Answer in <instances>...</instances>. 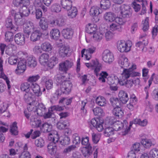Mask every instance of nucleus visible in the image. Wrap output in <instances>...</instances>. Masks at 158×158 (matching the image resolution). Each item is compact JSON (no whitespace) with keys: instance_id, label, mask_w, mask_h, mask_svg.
I'll list each match as a JSON object with an SVG mask.
<instances>
[{"instance_id":"obj_1","label":"nucleus","mask_w":158,"mask_h":158,"mask_svg":"<svg viewBox=\"0 0 158 158\" xmlns=\"http://www.w3.org/2000/svg\"><path fill=\"white\" fill-rule=\"evenodd\" d=\"M57 84L60 85L59 92L65 94H68L70 92L72 84L69 81H65L64 77L59 76L57 77L56 79Z\"/></svg>"},{"instance_id":"obj_2","label":"nucleus","mask_w":158,"mask_h":158,"mask_svg":"<svg viewBox=\"0 0 158 158\" xmlns=\"http://www.w3.org/2000/svg\"><path fill=\"white\" fill-rule=\"evenodd\" d=\"M127 122L126 120H124L122 123L118 120L113 126V128L115 131H121L122 135H125L130 131V127H128Z\"/></svg>"},{"instance_id":"obj_3","label":"nucleus","mask_w":158,"mask_h":158,"mask_svg":"<svg viewBox=\"0 0 158 158\" xmlns=\"http://www.w3.org/2000/svg\"><path fill=\"white\" fill-rule=\"evenodd\" d=\"M136 68V65L133 64L131 67L128 69H124L121 74V77L123 79L127 80L130 77H133L139 76L140 73L134 71V70Z\"/></svg>"},{"instance_id":"obj_4","label":"nucleus","mask_w":158,"mask_h":158,"mask_svg":"<svg viewBox=\"0 0 158 158\" xmlns=\"http://www.w3.org/2000/svg\"><path fill=\"white\" fill-rule=\"evenodd\" d=\"M89 68L94 70V72L95 75L98 77V73L102 69L101 64H100L97 59L92 60L89 62Z\"/></svg>"},{"instance_id":"obj_5","label":"nucleus","mask_w":158,"mask_h":158,"mask_svg":"<svg viewBox=\"0 0 158 158\" xmlns=\"http://www.w3.org/2000/svg\"><path fill=\"white\" fill-rule=\"evenodd\" d=\"M73 61L70 60H66L60 63L59 64V70L61 71L66 73L73 65Z\"/></svg>"},{"instance_id":"obj_6","label":"nucleus","mask_w":158,"mask_h":158,"mask_svg":"<svg viewBox=\"0 0 158 158\" xmlns=\"http://www.w3.org/2000/svg\"><path fill=\"white\" fill-rule=\"evenodd\" d=\"M131 46V44H128L123 40L119 41L117 42V48L120 52H127L129 51Z\"/></svg>"},{"instance_id":"obj_7","label":"nucleus","mask_w":158,"mask_h":158,"mask_svg":"<svg viewBox=\"0 0 158 158\" xmlns=\"http://www.w3.org/2000/svg\"><path fill=\"white\" fill-rule=\"evenodd\" d=\"M102 58L105 63L109 64L112 62L114 59L113 54L108 50H106L103 51Z\"/></svg>"},{"instance_id":"obj_8","label":"nucleus","mask_w":158,"mask_h":158,"mask_svg":"<svg viewBox=\"0 0 158 158\" xmlns=\"http://www.w3.org/2000/svg\"><path fill=\"white\" fill-rule=\"evenodd\" d=\"M154 76H155V77H154V82L155 84H158V75H155V73H154L152 74V76L148 80V86L145 87L144 89V90L146 94V97L145 98L146 99H148V98L149 96L148 90L149 89V87L151 85L153 81V79L154 78L153 77Z\"/></svg>"},{"instance_id":"obj_9","label":"nucleus","mask_w":158,"mask_h":158,"mask_svg":"<svg viewBox=\"0 0 158 158\" xmlns=\"http://www.w3.org/2000/svg\"><path fill=\"white\" fill-rule=\"evenodd\" d=\"M26 69V61L25 60L22 59L18 62L17 68L15 70L16 74L19 75L23 73Z\"/></svg>"},{"instance_id":"obj_10","label":"nucleus","mask_w":158,"mask_h":158,"mask_svg":"<svg viewBox=\"0 0 158 158\" xmlns=\"http://www.w3.org/2000/svg\"><path fill=\"white\" fill-rule=\"evenodd\" d=\"M120 13L122 15V17L124 19L128 18L131 15L130 9L129 6H128L123 5L122 7Z\"/></svg>"},{"instance_id":"obj_11","label":"nucleus","mask_w":158,"mask_h":158,"mask_svg":"<svg viewBox=\"0 0 158 158\" xmlns=\"http://www.w3.org/2000/svg\"><path fill=\"white\" fill-rule=\"evenodd\" d=\"M5 26L8 30L16 31H17L18 27L13 25L12 19L10 17L6 18L5 20Z\"/></svg>"},{"instance_id":"obj_12","label":"nucleus","mask_w":158,"mask_h":158,"mask_svg":"<svg viewBox=\"0 0 158 158\" xmlns=\"http://www.w3.org/2000/svg\"><path fill=\"white\" fill-rule=\"evenodd\" d=\"M42 33L39 30L35 29L32 31L30 36V39L33 42H35L40 40Z\"/></svg>"},{"instance_id":"obj_13","label":"nucleus","mask_w":158,"mask_h":158,"mask_svg":"<svg viewBox=\"0 0 158 158\" xmlns=\"http://www.w3.org/2000/svg\"><path fill=\"white\" fill-rule=\"evenodd\" d=\"M30 123L33 127H39L41 125V121L37 118L35 115H31L30 118Z\"/></svg>"},{"instance_id":"obj_14","label":"nucleus","mask_w":158,"mask_h":158,"mask_svg":"<svg viewBox=\"0 0 158 158\" xmlns=\"http://www.w3.org/2000/svg\"><path fill=\"white\" fill-rule=\"evenodd\" d=\"M31 90L35 95L38 97L41 96L42 94L40 86L36 83H31Z\"/></svg>"},{"instance_id":"obj_15","label":"nucleus","mask_w":158,"mask_h":158,"mask_svg":"<svg viewBox=\"0 0 158 158\" xmlns=\"http://www.w3.org/2000/svg\"><path fill=\"white\" fill-rule=\"evenodd\" d=\"M14 40L15 43L18 45H22L25 44L24 36L21 33H18L15 35Z\"/></svg>"},{"instance_id":"obj_16","label":"nucleus","mask_w":158,"mask_h":158,"mask_svg":"<svg viewBox=\"0 0 158 158\" xmlns=\"http://www.w3.org/2000/svg\"><path fill=\"white\" fill-rule=\"evenodd\" d=\"M141 144L146 148H150L152 146H154L155 142L153 139H143L141 141Z\"/></svg>"},{"instance_id":"obj_17","label":"nucleus","mask_w":158,"mask_h":158,"mask_svg":"<svg viewBox=\"0 0 158 158\" xmlns=\"http://www.w3.org/2000/svg\"><path fill=\"white\" fill-rule=\"evenodd\" d=\"M148 42L147 40H143L142 41H139L135 44L136 47L138 48V50L142 49L143 52H145L147 51V48L146 46L148 44Z\"/></svg>"},{"instance_id":"obj_18","label":"nucleus","mask_w":158,"mask_h":158,"mask_svg":"<svg viewBox=\"0 0 158 158\" xmlns=\"http://www.w3.org/2000/svg\"><path fill=\"white\" fill-rule=\"evenodd\" d=\"M11 13L12 16L14 17L16 23L19 25H22V23H21V21L22 20V17L23 16H21L20 13H16V11L14 10H11Z\"/></svg>"},{"instance_id":"obj_19","label":"nucleus","mask_w":158,"mask_h":158,"mask_svg":"<svg viewBox=\"0 0 158 158\" xmlns=\"http://www.w3.org/2000/svg\"><path fill=\"white\" fill-rule=\"evenodd\" d=\"M69 121L68 119H65L64 121L60 120L57 123V128L61 130L64 129L65 127L69 126Z\"/></svg>"},{"instance_id":"obj_20","label":"nucleus","mask_w":158,"mask_h":158,"mask_svg":"<svg viewBox=\"0 0 158 158\" xmlns=\"http://www.w3.org/2000/svg\"><path fill=\"white\" fill-rule=\"evenodd\" d=\"M74 0H61V4L63 8L69 10L72 6V3Z\"/></svg>"},{"instance_id":"obj_21","label":"nucleus","mask_w":158,"mask_h":158,"mask_svg":"<svg viewBox=\"0 0 158 158\" xmlns=\"http://www.w3.org/2000/svg\"><path fill=\"white\" fill-rule=\"evenodd\" d=\"M112 113L117 118H121L123 114V112L120 106L114 107L112 110Z\"/></svg>"},{"instance_id":"obj_22","label":"nucleus","mask_w":158,"mask_h":158,"mask_svg":"<svg viewBox=\"0 0 158 158\" xmlns=\"http://www.w3.org/2000/svg\"><path fill=\"white\" fill-rule=\"evenodd\" d=\"M48 24L47 19L44 18H41L39 22V26L43 31H46L48 30Z\"/></svg>"},{"instance_id":"obj_23","label":"nucleus","mask_w":158,"mask_h":158,"mask_svg":"<svg viewBox=\"0 0 158 158\" xmlns=\"http://www.w3.org/2000/svg\"><path fill=\"white\" fill-rule=\"evenodd\" d=\"M120 100L123 103H126L129 99L127 93L123 90H121L118 94Z\"/></svg>"},{"instance_id":"obj_24","label":"nucleus","mask_w":158,"mask_h":158,"mask_svg":"<svg viewBox=\"0 0 158 158\" xmlns=\"http://www.w3.org/2000/svg\"><path fill=\"white\" fill-rule=\"evenodd\" d=\"M34 94L31 91L25 92L24 94L23 99L27 102L28 103L34 101Z\"/></svg>"},{"instance_id":"obj_25","label":"nucleus","mask_w":158,"mask_h":158,"mask_svg":"<svg viewBox=\"0 0 158 158\" xmlns=\"http://www.w3.org/2000/svg\"><path fill=\"white\" fill-rule=\"evenodd\" d=\"M119 65L122 68L124 69H126L129 66V63L128 61V59L124 57H121L118 62Z\"/></svg>"},{"instance_id":"obj_26","label":"nucleus","mask_w":158,"mask_h":158,"mask_svg":"<svg viewBox=\"0 0 158 158\" xmlns=\"http://www.w3.org/2000/svg\"><path fill=\"white\" fill-rule=\"evenodd\" d=\"M48 152L51 155H54L56 151L57 148L56 145L54 143L50 142L48 145Z\"/></svg>"},{"instance_id":"obj_27","label":"nucleus","mask_w":158,"mask_h":158,"mask_svg":"<svg viewBox=\"0 0 158 158\" xmlns=\"http://www.w3.org/2000/svg\"><path fill=\"white\" fill-rule=\"evenodd\" d=\"M62 32L63 36L66 39L71 38L73 34V31L70 28L64 29Z\"/></svg>"},{"instance_id":"obj_28","label":"nucleus","mask_w":158,"mask_h":158,"mask_svg":"<svg viewBox=\"0 0 158 158\" xmlns=\"http://www.w3.org/2000/svg\"><path fill=\"white\" fill-rule=\"evenodd\" d=\"M13 4L16 6L29 5L30 2L29 0H13Z\"/></svg>"},{"instance_id":"obj_29","label":"nucleus","mask_w":158,"mask_h":158,"mask_svg":"<svg viewBox=\"0 0 158 158\" xmlns=\"http://www.w3.org/2000/svg\"><path fill=\"white\" fill-rule=\"evenodd\" d=\"M42 130L44 133H48V136L50 133L52 134V126L51 124L48 123H45L42 125Z\"/></svg>"},{"instance_id":"obj_30","label":"nucleus","mask_w":158,"mask_h":158,"mask_svg":"<svg viewBox=\"0 0 158 158\" xmlns=\"http://www.w3.org/2000/svg\"><path fill=\"white\" fill-rule=\"evenodd\" d=\"M52 39L55 40H58L60 36V32L59 30L57 29H52L50 33Z\"/></svg>"},{"instance_id":"obj_31","label":"nucleus","mask_w":158,"mask_h":158,"mask_svg":"<svg viewBox=\"0 0 158 158\" xmlns=\"http://www.w3.org/2000/svg\"><path fill=\"white\" fill-rule=\"evenodd\" d=\"M16 31H6L5 34V40L6 42H10L13 40L14 37V33Z\"/></svg>"},{"instance_id":"obj_32","label":"nucleus","mask_w":158,"mask_h":158,"mask_svg":"<svg viewBox=\"0 0 158 158\" xmlns=\"http://www.w3.org/2000/svg\"><path fill=\"white\" fill-rule=\"evenodd\" d=\"M31 83H29L28 82L22 83L20 85V89L22 91L25 92H28L31 90Z\"/></svg>"},{"instance_id":"obj_33","label":"nucleus","mask_w":158,"mask_h":158,"mask_svg":"<svg viewBox=\"0 0 158 158\" xmlns=\"http://www.w3.org/2000/svg\"><path fill=\"white\" fill-rule=\"evenodd\" d=\"M26 6L24 5L19 10V13L23 17L27 16L30 13V9Z\"/></svg>"},{"instance_id":"obj_34","label":"nucleus","mask_w":158,"mask_h":158,"mask_svg":"<svg viewBox=\"0 0 158 158\" xmlns=\"http://www.w3.org/2000/svg\"><path fill=\"white\" fill-rule=\"evenodd\" d=\"M49 56L47 53H43L40 56L39 61L41 65H44L48 61Z\"/></svg>"},{"instance_id":"obj_35","label":"nucleus","mask_w":158,"mask_h":158,"mask_svg":"<svg viewBox=\"0 0 158 158\" xmlns=\"http://www.w3.org/2000/svg\"><path fill=\"white\" fill-rule=\"evenodd\" d=\"M96 102L98 106H103L106 104V100L103 97L99 96L97 97L96 99Z\"/></svg>"},{"instance_id":"obj_36","label":"nucleus","mask_w":158,"mask_h":158,"mask_svg":"<svg viewBox=\"0 0 158 158\" xmlns=\"http://www.w3.org/2000/svg\"><path fill=\"white\" fill-rule=\"evenodd\" d=\"M46 109L45 106L42 103L39 104L38 109H37L36 111L38 114L42 116L46 111Z\"/></svg>"},{"instance_id":"obj_37","label":"nucleus","mask_w":158,"mask_h":158,"mask_svg":"<svg viewBox=\"0 0 158 158\" xmlns=\"http://www.w3.org/2000/svg\"><path fill=\"white\" fill-rule=\"evenodd\" d=\"M68 11V15L70 18H75L77 14V9L74 6L71 7Z\"/></svg>"},{"instance_id":"obj_38","label":"nucleus","mask_w":158,"mask_h":158,"mask_svg":"<svg viewBox=\"0 0 158 158\" xmlns=\"http://www.w3.org/2000/svg\"><path fill=\"white\" fill-rule=\"evenodd\" d=\"M115 18L114 14L111 12L106 13L104 15V18L106 21L112 22L114 21Z\"/></svg>"},{"instance_id":"obj_39","label":"nucleus","mask_w":158,"mask_h":158,"mask_svg":"<svg viewBox=\"0 0 158 158\" xmlns=\"http://www.w3.org/2000/svg\"><path fill=\"white\" fill-rule=\"evenodd\" d=\"M110 5V2L109 0H101L100 2L101 8L104 10L109 9Z\"/></svg>"},{"instance_id":"obj_40","label":"nucleus","mask_w":158,"mask_h":158,"mask_svg":"<svg viewBox=\"0 0 158 158\" xmlns=\"http://www.w3.org/2000/svg\"><path fill=\"white\" fill-rule=\"evenodd\" d=\"M110 29L113 31H117L118 32H121L122 31V27L116 23H112L110 25Z\"/></svg>"},{"instance_id":"obj_41","label":"nucleus","mask_w":158,"mask_h":158,"mask_svg":"<svg viewBox=\"0 0 158 158\" xmlns=\"http://www.w3.org/2000/svg\"><path fill=\"white\" fill-rule=\"evenodd\" d=\"M27 62L28 66L34 68L37 65V61L35 57H29L27 60Z\"/></svg>"},{"instance_id":"obj_42","label":"nucleus","mask_w":158,"mask_h":158,"mask_svg":"<svg viewBox=\"0 0 158 158\" xmlns=\"http://www.w3.org/2000/svg\"><path fill=\"white\" fill-rule=\"evenodd\" d=\"M99 77L98 80L99 81L102 83H104L106 82V79L108 76V73L105 71H102L100 74L98 73Z\"/></svg>"},{"instance_id":"obj_43","label":"nucleus","mask_w":158,"mask_h":158,"mask_svg":"<svg viewBox=\"0 0 158 158\" xmlns=\"http://www.w3.org/2000/svg\"><path fill=\"white\" fill-rule=\"evenodd\" d=\"M41 48L44 51L49 52L52 50V47L49 42H45L41 45Z\"/></svg>"},{"instance_id":"obj_44","label":"nucleus","mask_w":158,"mask_h":158,"mask_svg":"<svg viewBox=\"0 0 158 158\" xmlns=\"http://www.w3.org/2000/svg\"><path fill=\"white\" fill-rule=\"evenodd\" d=\"M99 7L96 6H94L92 7L89 10L90 15L92 16H96L100 14L99 10Z\"/></svg>"},{"instance_id":"obj_45","label":"nucleus","mask_w":158,"mask_h":158,"mask_svg":"<svg viewBox=\"0 0 158 158\" xmlns=\"http://www.w3.org/2000/svg\"><path fill=\"white\" fill-rule=\"evenodd\" d=\"M93 111L95 116H100L104 114L103 110L100 107H97L94 108L93 109Z\"/></svg>"},{"instance_id":"obj_46","label":"nucleus","mask_w":158,"mask_h":158,"mask_svg":"<svg viewBox=\"0 0 158 158\" xmlns=\"http://www.w3.org/2000/svg\"><path fill=\"white\" fill-rule=\"evenodd\" d=\"M40 77V76L38 74L31 76L28 77L27 81L29 83H34L39 79Z\"/></svg>"},{"instance_id":"obj_47","label":"nucleus","mask_w":158,"mask_h":158,"mask_svg":"<svg viewBox=\"0 0 158 158\" xmlns=\"http://www.w3.org/2000/svg\"><path fill=\"white\" fill-rule=\"evenodd\" d=\"M17 129L18 127L17 126V123L16 122H14L11 125L10 131L12 134L14 135H17L18 134Z\"/></svg>"},{"instance_id":"obj_48","label":"nucleus","mask_w":158,"mask_h":158,"mask_svg":"<svg viewBox=\"0 0 158 158\" xmlns=\"http://www.w3.org/2000/svg\"><path fill=\"white\" fill-rule=\"evenodd\" d=\"M50 9L52 12L57 13L60 11L61 8L59 4L54 3L51 6Z\"/></svg>"},{"instance_id":"obj_49","label":"nucleus","mask_w":158,"mask_h":158,"mask_svg":"<svg viewBox=\"0 0 158 158\" xmlns=\"http://www.w3.org/2000/svg\"><path fill=\"white\" fill-rule=\"evenodd\" d=\"M110 102L114 107L119 106L120 101L117 98L111 97L110 98Z\"/></svg>"},{"instance_id":"obj_50","label":"nucleus","mask_w":158,"mask_h":158,"mask_svg":"<svg viewBox=\"0 0 158 158\" xmlns=\"http://www.w3.org/2000/svg\"><path fill=\"white\" fill-rule=\"evenodd\" d=\"M107 82L110 85L114 84L116 85L118 81V78L116 76H114V77H109L107 78Z\"/></svg>"},{"instance_id":"obj_51","label":"nucleus","mask_w":158,"mask_h":158,"mask_svg":"<svg viewBox=\"0 0 158 158\" xmlns=\"http://www.w3.org/2000/svg\"><path fill=\"white\" fill-rule=\"evenodd\" d=\"M60 56L61 57H64L67 56L68 53V50L66 47H60L58 51Z\"/></svg>"},{"instance_id":"obj_52","label":"nucleus","mask_w":158,"mask_h":158,"mask_svg":"<svg viewBox=\"0 0 158 158\" xmlns=\"http://www.w3.org/2000/svg\"><path fill=\"white\" fill-rule=\"evenodd\" d=\"M148 156L149 158H158V150L156 148L152 149Z\"/></svg>"},{"instance_id":"obj_53","label":"nucleus","mask_w":158,"mask_h":158,"mask_svg":"<svg viewBox=\"0 0 158 158\" xmlns=\"http://www.w3.org/2000/svg\"><path fill=\"white\" fill-rule=\"evenodd\" d=\"M0 74L1 77L3 79L6 81L8 89H9L10 88V81L7 77L3 73V69L2 68L1 69Z\"/></svg>"},{"instance_id":"obj_54","label":"nucleus","mask_w":158,"mask_h":158,"mask_svg":"<svg viewBox=\"0 0 158 158\" xmlns=\"http://www.w3.org/2000/svg\"><path fill=\"white\" fill-rule=\"evenodd\" d=\"M8 49L6 50V53L8 55H10L12 53L13 51H15L16 50V46L12 44H10L8 45Z\"/></svg>"},{"instance_id":"obj_55","label":"nucleus","mask_w":158,"mask_h":158,"mask_svg":"<svg viewBox=\"0 0 158 158\" xmlns=\"http://www.w3.org/2000/svg\"><path fill=\"white\" fill-rule=\"evenodd\" d=\"M103 34L102 33L98 32L94 34H93L92 37L93 40L95 41H99L102 39V38Z\"/></svg>"},{"instance_id":"obj_56","label":"nucleus","mask_w":158,"mask_h":158,"mask_svg":"<svg viewBox=\"0 0 158 158\" xmlns=\"http://www.w3.org/2000/svg\"><path fill=\"white\" fill-rule=\"evenodd\" d=\"M114 129L113 127L106 128L104 134L106 136H110L114 134Z\"/></svg>"},{"instance_id":"obj_57","label":"nucleus","mask_w":158,"mask_h":158,"mask_svg":"<svg viewBox=\"0 0 158 158\" xmlns=\"http://www.w3.org/2000/svg\"><path fill=\"white\" fill-rule=\"evenodd\" d=\"M149 19L146 17L144 21H143V28L142 29L144 31H146L148 30L149 28V26L148 23Z\"/></svg>"},{"instance_id":"obj_58","label":"nucleus","mask_w":158,"mask_h":158,"mask_svg":"<svg viewBox=\"0 0 158 158\" xmlns=\"http://www.w3.org/2000/svg\"><path fill=\"white\" fill-rule=\"evenodd\" d=\"M97 27L95 24H89V37H92L93 34L96 33Z\"/></svg>"},{"instance_id":"obj_59","label":"nucleus","mask_w":158,"mask_h":158,"mask_svg":"<svg viewBox=\"0 0 158 158\" xmlns=\"http://www.w3.org/2000/svg\"><path fill=\"white\" fill-rule=\"evenodd\" d=\"M92 135V140L94 143L97 144L99 141L100 136L98 134L93 133Z\"/></svg>"},{"instance_id":"obj_60","label":"nucleus","mask_w":158,"mask_h":158,"mask_svg":"<svg viewBox=\"0 0 158 158\" xmlns=\"http://www.w3.org/2000/svg\"><path fill=\"white\" fill-rule=\"evenodd\" d=\"M70 142V138L68 136H65L62 140L60 141V143L63 146L69 145Z\"/></svg>"},{"instance_id":"obj_61","label":"nucleus","mask_w":158,"mask_h":158,"mask_svg":"<svg viewBox=\"0 0 158 158\" xmlns=\"http://www.w3.org/2000/svg\"><path fill=\"white\" fill-rule=\"evenodd\" d=\"M35 144L37 147L41 148L44 145V141L42 138H40L35 140Z\"/></svg>"},{"instance_id":"obj_62","label":"nucleus","mask_w":158,"mask_h":158,"mask_svg":"<svg viewBox=\"0 0 158 158\" xmlns=\"http://www.w3.org/2000/svg\"><path fill=\"white\" fill-rule=\"evenodd\" d=\"M56 136L57 137V138L55 137L54 136H53L52 134L50 133L49 134V136H48V139L49 140H51L52 141L51 142L54 143L56 144V143L58 142V138L59 136H58V133L57 132H56Z\"/></svg>"},{"instance_id":"obj_63","label":"nucleus","mask_w":158,"mask_h":158,"mask_svg":"<svg viewBox=\"0 0 158 158\" xmlns=\"http://www.w3.org/2000/svg\"><path fill=\"white\" fill-rule=\"evenodd\" d=\"M76 148V146L74 145H70L65 148L63 152L65 153H69L71 151L74 150Z\"/></svg>"},{"instance_id":"obj_64","label":"nucleus","mask_w":158,"mask_h":158,"mask_svg":"<svg viewBox=\"0 0 158 158\" xmlns=\"http://www.w3.org/2000/svg\"><path fill=\"white\" fill-rule=\"evenodd\" d=\"M8 62L11 65L16 64L17 62V59L15 56H11L8 58Z\"/></svg>"}]
</instances>
